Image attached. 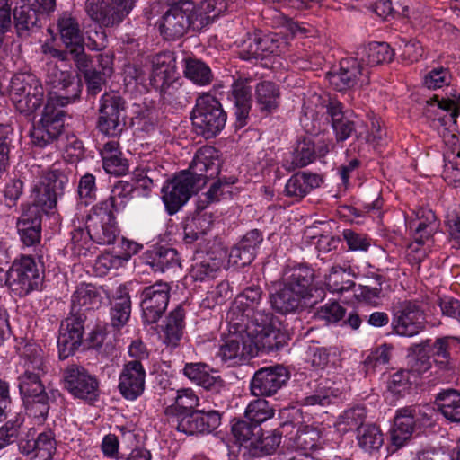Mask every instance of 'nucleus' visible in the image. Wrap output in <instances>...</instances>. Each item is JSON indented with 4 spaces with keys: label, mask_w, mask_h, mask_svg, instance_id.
<instances>
[{
    "label": "nucleus",
    "mask_w": 460,
    "mask_h": 460,
    "mask_svg": "<svg viewBox=\"0 0 460 460\" xmlns=\"http://www.w3.org/2000/svg\"><path fill=\"white\" fill-rule=\"evenodd\" d=\"M218 150L210 146L199 147L186 172L167 181L162 188V200L169 215L177 213L190 199L194 188L205 185L220 172Z\"/></svg>",
    "instance_id": "1"
},
{
    "label": "nucleus",
    "mask_w": 460,
    "mask_h": 460,
    "mask_svg": "<svg viewBox=\"0 0 460 460\" xmlns=\"http://www.w3.org/2000/svg\"><path fill=\"white\" fill-rule=\"evenodd\" d=\"M241 319V317H239ZM243 321L229 323L237 332H243L245 341L243 350L250 357H254L259 352L268 353L279 350L286 345V335L274 324L273 314L266 308L248 309L242 317Z\"/></svg>",
    "instance_id": "2"
},
{
    "label": "nucleus",
    "mask_w": 460,
    "mask_h": 460,
    "mask_svg": "<svg viewBox=\"0 0 460 460\" xmlns=\"http://www.w3.org/2000/svg\"><path fill=\"white\" fill-rule=\"evenodd\" d=\"M63 166L62 163L56 162L42 171L40 181L32 188L31 204L28 208H35L37 212H41V216L56 208L58 197L63 195L67 182Z\"/></svg>",
    "instance_id": "3"
},
{
    "label": "nucleus",
    "mask_w": 460,
    "mask_h": 460,
    "mask_svg": "<svg viewBox=\"0 0 460 460\" xmlns=\"http://www.w3.org/2000/svg\"><path fill=\"white\" fill-rule=\"evenodd\" d=\"M171 55L159 54L153 60V70L150 77L151 85L159 90L164 103L182 105L188 102L187 88L182 81L175 76Z\"/></svg>",
    "instance_id": "4"
},
{
    "label": "nucleus",
    "mask_w": 460,
    "mask_h": 460,
    "mask_svg": "<svg viewBox=\"0 0 460 460\" xmlns=\"http://www.w3.org/2000/svg\"><path fill=\"white\" fill-rule=\"evenodd\" d=\"M226 119V113L216 97L206 93L197 99L191 113L192 124L197 134L206 139L215 137L224 128Z\"/></svg>",
    "instance_id": "5"
},
{
    "label": "nucleus",
    "mask_w": 460,
    "mask_h": 460,
    "mask_svg": "<svg viewBox=\"0 0 460 460\" xmlns=\"http://www.w3.org/2000/svg\"><path fill=\"white\" fill-rule=\"evenodd\" d=\"M9 97L20 113L31 115L43 103V86L33 74H15L10 82Z\"/></svg>",
    "instance_id": "6"
},
{
    "label": "nucleus",
    "mask_w": 460,
    "mask_h": 460,
    "mask_svg": "<svg viewBox=\"0 0 460 460\" xmlns=\"http://www.w3.org/2000/svg\"><path fill=\"white\" fill-rule=\"evenodd\" d=\"M96 128L110 137H118L126 127V101L118 92H108L100 99Z\"/></svg>",
    "instance_id": "7"
},
{
    "label": "nucleus",
    "mask_w": 460,
    "mask_h": 460,
    "mask_svg": "<svg viewBox=\"0 0 460 460\" xmlns=\"http://www.w3.org/2000/svg\"><path fill=\"white\" fill-rule=\"evenodd\" d=\"M196 5L191 0H177L169 5L159 20V31L166 40H176L194 23Z\"/></svg>",
    "instance_id": "8"
},
{
    "label": "nucleus",
    "mask_w": 460,
    "mask_h": 460,
    "mask_svg": "<svg viewBox=\"0 0 460 460\" xmlns=\"http://www.w3.org/2000/svg\"><path fill=\"white\" fill-rule=\"evenodd\" d=\"M54 101L48 100L40 119L30 133L31 143L40 148L56 144L65 129V111L54 105Z\"/></svg>",
    "instance_id": "9"
},
{
    "label": "nucleus",
    "mask_w": 460,
    "mask_h": 460,
    "mask_svg": "<svg viewBox=\"0 0 460 460\" xmlns=\"http://www.w3.org/2000/svg\"><path fill=\"white\" fill-rule=\"evenodd\" d=\"M426 314L421 300H404L394 307L392 319L393 331L404 337H413L425 329Z\"/></svg>",
    "instance_id": "10"
},
{
    "label": "nucleus",
    "mask_w": 460,
    "mask_h": 460,
    "mask_svg": "<svg viewBox=\"0 0 460 460\" xmlns=\"http://www.w3.org/2000/svg\"><path fill=\"white\" fill-rule=\"evenodd\" d=\"M137 0H86L88 16L102 27L118 26L130 13Z\"/></svg>",
    "instance_id": "11"
},
{
    "label": "nucleus",
    "mask_w": 460,
    "mask_h": 460,
    "mask_svg": "<svg viewBox=\"0 0 460 460\" xmlns=\"http://www.w3.org/2000/svg\"><path fill=\"white\" fill-rule=\"evenodd\" d=\"M40 282L41 278L37 264L30 256H23L14 261L7 270V285L18 296H25L37 289Z\"/></svg>",
    "instance_id": "12"
},
{
    "label": "nucleus",
    "mask_w": 460,
    "mask_h": 460,
    "mask_svg": "<svg viewBox=\"0 0 460 460\" xmlns=\"http://www.w3.org/2000/svg\"><path fill=\"white\" fill-rule=\"evenodd\" d=\"M86 315L84 312L71 311L59 327L58 338V357L64 360L73 356L84 344V323Z\"/></svg>",
    "instance_id": "13"
},
{
    "label": "nucleus",
    "mask_w": 460,
    "mask_h": 460,
    "mask_svg": "<svg viewBox=\"0 0 460 460\" xmlns=\"http://www.w3.org/2000/svg\"><path fill=\"white\" fill-rule=\"evenodd\" d=\"M65 388L75 398L93 402L99 396V381L84 367L67 366L63 371Z\"/></svg>",
    "instance_id": "14"
},
{
    "label": "nucleus",
    "mask_w": 460,
    "mask_h": 460,
    "mask_svg": "<svg viewBox=\"0 0 460 460\" xmlns=\"http://www.w3.org/2000/svg\"><path fill=\"white\" fill-rule=\"evenodd\" d=\"M171 293V286L162 280L145 287L140 292V306L145 323H157L164 314Z\"/></svg>",
    "instance_id": "15"
},
{
    "label": "nucleus",
    "mask_w": 460,
    "mask_h": 460,
    "mask_svg": "<svg viewBox=\"0 0 460 460\" xmlns=\"http://www.w3.org/2000/svg\"><path fill=\"white\" fill-rule=\"evenodd\" d=\"M290 377L288 370L282 365L264 367L255 371L250 381V392L254 397L275 395Z\"/></svg>",
    "instance_id": "16"
},
{
    "label": "nucleus",
    "mask_w": 460,
    "mask_h": 460,
    "mask_svg": "<svg viewBox=\"0 0 460 460\" xmlns=\"http://www.w3.org/2000/svg\"><path fill=\"white\" fill-rule=\"evenodd\" d=\"M424 409L425 406L410 405L396 411L391 429V442L394 446L402 447L411 438L415 427L429 420Z\"/></svg>",
    "instance_id": "17"
},
{
    "label": "nucleus",
    "mask_w": 460,
    "mask_h": 460,
    "mask_svg": "<svg viewBox=\"0 0 460 460\" xmlns=\"http://www.w3.org/2000/svg\"><path fill=\"white\" fill-rule=\"evenodd\" d=\"M283 284L297 291L306 297L305 307H315L317 300H312L313 291L321 299L324 296V290L313 286L314 271L305 264L288 265L283 272Z\"/></svg>",
    "instance_id": "18"
},
{
    "label": "nucleus",
    "mask_w": 460,
    "mask_h": 460,
    "mask_svg": "<svg viewBox=\"0 0 460 460\" xmlns=\"http://www.w3.org/2000/svg\"><path fill=\"white\" fill-rule=\"evenodd\" d=\"M23 402L26 413L32 418L36 423L43 424L47 420L49 411V396L46 392L45 385H18Z\"/></svg>",
    "instance_id": "19"
},
{
    "label": "nucleus",
    "mask_w": 460,
    "mask_h": 460,
    "mask_svg": "<svg viewBox=\"0 0 460 460\" xmlns=\"http://www.w3.org/2000/svg\"><path fill=\"white\" fill-rule=\"evenodd\" d=\"M368 71H366L360 60L356 58H344L340 62L338 72L329 73L330 83L338 91L354 87L358 82L368 84Z\"/></svg>",
    "instance_id": "20"
},
{
    "label": "nucleus",
    "mask_w": 460,
    "mask_h": 460,
    "mask_svg": "<svg viewBox=\"0 0 460 460\" xmlns=\"http://www.w3.org/2000/svg\"><path fill=\"white\" fill-rule=\"evenodd\" d=\"M24 372L18 377V385H41L42 377L48 372L44 352L40 347L27 345L24 348Z\"/></svg>",
    "instance_id": "21"
},
{
    "label": "nucleus",
    "mask_w": 460,
    "mask_h": 460,
    "mask_svg": "<svg viewBox=\"0 0 460 460\" xmlns=\"http://www.w3.org/2000/svg\"><path fill=\"white\" fill-rule=\"evenodd\" d=\"M48 79L52 88L57 90L54 93L56 95L48 99H54V105L63 107L79 97L80 84L75 82L69 71H62L55 67L49 73Z\"/></svg>",
    "instance_id": "22"
},
{
    "label": "nucleus",
    "mask_w": 460,
    "mask_h": 460,
    "mask_svg": "<svg viewBox=\"0 0 460 460\" xmlns=\"http://www.w3.org/2000/svg\"><path fill=\"white\" fill-rule=\"evenodd\" d=\"M146 370L137 361H127L119 375V389L128 400H135L145 390Z\"/></svg>",
    "instance_id": "23"
},
{
    "label": "nucleus",
    "mask_w": 460,
    "mask_h": 460,
    "mask_svg": "<svg viewBox=\"0 0 460 460\" xmlns=\"http://www.w3.org/2000/svg\"><path fill=\"white\" fill-rule=\"evenodd\" d=\"M57 28L61 41L66 49H70L72 60L86 54L83 32L76 18L69 13H63L58 19Z\"/></svg>",
    "instance_id": "24"
},
{
    "label": "nucleus",
    "mask_w": 460,
    "mask_h": 460,
    "mask_svg": "<svg viewBox=\"0 0 460 460\" xmlns=\"http://www.w3.org/2000/svg\"><path fill=\"white\" fill-rule=\"evenodd\" d=\"M41 212L35 208H27L17 220L16 227L23 245L33 247L35 250L40 246L42 231Z\"/></svg>",
    "instance_id": "25"
},
{
    "label": "nucleus",
    "mask_w": 460,
    "mask_h": 460,
    "mask_svg": "<svg viewBox=\"0 0 460 460\" xmlns=\"http://www.w3.org/2000/svg\"><path fill=\"white\" fill-rule=\"evenodd\" d=\"M326 113L331 119L332 128L335 134L337 142H343L350 137L353 133L357 136L359 132L358 128H365V125L357 123L346 116L343 111V104L338 100H329L325 105Z\"/></svg>",
    "instance_id": "26"
},
{
    "label": "nucleus",
    "mask_w": 460,
    "mask_h": 460,
    "mask_svg": "<svg viewBox=\"0 0 460 460\" xmlns=\"http://www.w3.org/2000/svg\"><path fill=\"white\" fill-rule=\"evenodd\" d=\"M183 372L190 380L208 392L219 394L226 387V382L217 371L205 363H187Z\"/></svg>",
    "instance_id": "27"
},
{
    "label": "nucleus",
    "mask_w": 460,
    "mask_h": 460,
    "mask_svg": "<svg viewBox=\"0 0 460 460\" xmlns=\"http://www.w3.org/2000/svg\"><path fill=\"white\" fill-rule=\"evenodd\" d=\"M229 99L233 102L235 109V127L242 128L248 123L252 108L251 87L244 81H234L232 84Z\"/></svg>",
    "instance_id": "28"
},
{
    "label": "nucleus",
    "mask_w": 460,
    "mask_h": 460,
    "mask_svg": "<svg viewBox=\"0 0 460 460\" xmlns=\"http://www.w3.org/2000/svg\"><path fill=\"white\" fill-rule=\"evenodd\" d=\"M323 178L314 172H298L293 174L285 185V195L300 201L313 190L320 187Z\"/></svg>",
    "instance_id": "29"
},
{
    "label": "nucleus",
    "mask_w": 460,
    "mask_h": 460,
    "mask_svg": "<svg viewBox=\"0 0 460 460\" xmlns=\"http://www.w3.org/2000/svg\"><path fill=\"white\" fill-rule=\"evenodd\" d=\"M73 61L84 77L87 96L95 97L102 92L108 77L97 71V67L93 66V59L87 54L80 56Z\"/></svg>",
    "instance_id": "30"
},
{
    "label": "nucleus",
    "mask_w": 460,
    "mask_h": 460,
    "mask_svg": "<svg viewBox=\"0 0 460 460\" xmlns=\"http://www.w3.org/2000/svg\"><path fill=\"white\" fill-rule=\"evenodd\" d=\"M226 252L220 250L217 253L208 252L201 261L192 265L190 275L195 281L214 279L224 268Z\"/></svg>",
    "instance_id": "31"
},
{
    "label": "nucleus",
    "mask_w": 460,
    "mask_h": 460,
    "mask_svg": "<svg viewBox=\"0 0 460 460\" xmlns=\"http://www.w3.org/2000/svg\"><path fill=\"white\" fill-rule=\"evenodd\" d=\"M261 294L262 292L260 287L252 286L246 288L236 296L230 307L226 315L227 322L234 320V323H238L235 320L243 321V319L238 317H243V314L247 313L248 309L254 310L255 308L264 307L265 305L261 303Z\"/></svg>",
    "instance_id": "32"
},
{
    "label": "nucleus",
    "mask_w": 460,
    "mask_h": 460,
    "mask_svg": "<svg viewBox=\"0 0 460 460\" xmlns=\"http://www.w3.org/2000/svg\"><path fill=\"white\" fill-rule=\"evenodd\" d=\"M102 303V292L99 288L92 284L82 283L71 297V311L82 312L98 309Z\"/></svg>",
    "instance_id": "33"
},
{
    "label": "nucleus",
    "mask_w": 460,
    "mask_h": 460,
    "mask_svg": "<svg viewBox=\"0 0 460 460\" xmlns=\"http://www.w3.org/2000/svg\"><path fill=\"white\" fill-rule=\"evenodd\" d=\"M131 314V299L125 287L119 286L111 300V325L119 330L127 324Z\"/></svg>",
    "instance_id": "34"
},
{
    "label": "nucleus",
    "mask_w": 460,
    "mask_h": 460,
    "mask_svg": "<svg viewBox=\"0 0 460 460\" xmlns=\"http://www.w3.org/2000/svg\"><path fill=\"white\" fill-rule=\"evenodd\" d=\"M254 97L260 111L269 115L277 111L279 106L280 90L275 83L262 81L256 84Z\"/></svg>",
    "instance_id": "35"
},
{
    "label": "nucleus",
    "mask_w": 460,
    "mask_h": 460,
    "mask_svg": "<svg viewBox=\"0 0 460 460\" xmlns=\"http://www.w3.org/2000/svg\"><path fill=\"white\" fill-rule=\"evenodd\" d=\"M101 155L102 167L107 173L122 176L128 172V160L122 156L118 141L111 140L105 143Z\"/></svg>",
    "instance_id": "36"
},
{
    "label": "nucleus",
    "mask_w": 460,
    "mask_h": 460,
    "mask_svg": "<svg viewBox=\"0 0 460 460\" xmlns=\"http://www.w3.org/2000/svg\"><path fill=\"white\" fill-rule=\"evenodd\" d=\"M306 297L297 291L283 284L282 288L270 296L272 307L282 314L296 312L305 306Z\"/></svg>",
    "instance_id": "37"
},
{
    "label": "nucleus",
    "mask_w": 460,
    "mask_h": 460,
    "mask_svg": "<svg viewBox=\"0 0 460 460\" xmlns=\"http://www.w3.org/2000/svg\"><path fill=\"white\" fill-rule=\"evenodd\" d=\"M43 17L35 7L24 4L13 11V23L19 36H28L41 27L40 20Z\"/></svg>",
    "instance_id": "38"
},
{
    "label": "nucleus",
    "mask_w": 460,
    "mask_h": 460,
    "mask_svg": "<svg viewBox=\"0 0 460 460\" xmlns=\"http://www.w3.org/2000/svg\"><path fill=\"white\" fill-rule=\"evenodd\" d=\"M394 50L385 42H371L358 49L356 56L361 64L377 66L393 60Z\"/></svg>",
    "instance_id": "39"
},
{
    "label": "nucleus",
    "mask_w": 460,
    "mask_h": 460,
    "mask_svg": "<svg viewBox=\"0 0 460 460\" xmlns=\"http://www.w3.org/2000/svg\"><path fill=\"white\" fill-rule=\"evenodd\" d=\"M438 411L450 422H460V392L446 389L435 397Z\"/></svg>",
    "instance_id": "40"
},
{
    "label": "nucleus",
    "mask_w": 460,
    "mask_h": 460,
    "mask_svg": "<svg viewBox=\"0 0 460 460\" xmlns=\"http://www.w3.org/2000/svg\"><path fill=\"white\" fill-rule=\"evenodd\" d=\"M146 261L153 270L160 272L181 267L178 252L173 248L164 246L150 251L147 254Z\"/></svg>",
    "instance_id": "41"
},
{
    "label": "nucleus",
    "mask_w": 460,
    "mask_h": 460,
    "mask_svg": "<svg viewBox=\"0 0 460 460\" xmlns=\"http://www.w3.org/2000/svg\"><path fill=\"white\" fill-rule=\"evenodd\" d=\"M184 328L185 310L181 305H178L166 317L165 324L163 327L164 342L176 347L183 335Z\"/></svg>",
    "instance_id": "42"
},
{
    "label": "nucleus",
    "mask_w": 460,
    "mask_h": 460,
    "mask_svg": "<svg viewBox=\"0 0 460 460\" xmlns=\"http://www.w3.org/2000/svg\"><path fill=\"white\" fill-rule=\"evenodd\" d=\"M228 330L229 335L219 350L221 359L224 362H227L236 358H242L244 356H250L243 350V342L246 340L243 332L234 330L231 323H228Z\"/></svg>",
    "instance_id": "43"
},
{
    "label": "nucleus",
    "mask_w": 460,
    "mask_h": 460,
    "mask_svg": "<svg viewBox=\"0 0 460 460\" xmlns=\"http://www.w3.org/2000/svg\"><path fill=\"white\" fill-rule=\"evenodd\" d=\"M199 403V398L191 388H182L177 391L174 403L164 409V414L176 419L181 414L197 410Z\"/></svg>",
    "instance_id": "44"
},
{
    "label": "nucleus",
    "mask_w": 460,
    "mask_h": 460,
    "mask_svg": "<svg viewBox=\"0 0 460 460\" xmlns=\"http://www.w3.org/2000/svg\"><path fill=\"white\" fill-rule=\"evenodd\" d=\"M183 74L187 79L199 86L208 85L213 81L210 67L205 62L194 58L184 59Z\"/></svg>",
    "instance_id": "45"
},
{
    "label": "nucleus",
    "mask_w": 460,
    "mask_h": 460,
    "mask_svg": "<svg viewBox=\"0 0 460 460\" xmlns=\"http://www.w3.org/2000/svg\"><path fill=\"white\" fill-rule=\"evenodd\" d=\"M320 438L321 433L317 429L305 426L299 428L296 434L288 438L289 447L307 454L308 451H314L320 447Z\"/></svg>",
    "instance_id": "46"
},
{
    "label": "nucleus",
    "mask_w": 460,
    "mask_h": 460,
    "mask_svg": "<svg viewBox=\"0 0 460 460\" xmlns=\"http://www.w3.org/2000/svg\"><path fill=\"white\" fill-rule=\"evenodd\" d=\"M354 278L355 275L350 270L334 266L325 276V285L329 291L341 294L355 287Z\"/></svg>",
    "instance_id": "47"
},
{
    "label": "nucleus",
    "mask_w": 460,
    "mask_h": 460,
    "mask_svg": "<svg viewBox=\"0 0 460 460\" xmlns=\"http://www.w3.org/2000/svg\"><path fill=\"white\" fill-rule=\"evenodd\" d=\"M367 417L366 408L360 405L345 410L340 416L335 423L337 429L340 432L347 433L352 430H358L364 427V422Z\"/></svg>",
    "instance_id": "48"
},
{
    "label": "nucleus",
    "mask_w": 460,
    "mask_h": 460,
    "mask_svg": "<svg viewBox=\"0 0 460 460\" xmlns=\"http://www.w3.org/2000/svg\"><path fill=\"white\" fill-rule=\"evenodd\" d=\"M87 229L90 231L94 243L102 245L111 244L119 234L116 221H91L86 220Z\"/></svg>",
    "instance_id": "49"
},
{
    "label": "nucleus",
    "mask_w": 460,
    "mask_h": 460,
    "mask_svg": "<svg viewBox=\"0 0 460 460\" xmlns=\"http://www.w3.org/2000/svg\"><path fill=\"white\" fill-rule=\"evenodd\" d=\"M282 434L275 429L266 437L252 441L246 448L251 457H263L272 455L281 443Z\"/></svg>",
    "instance_id": "50"
},
{
    "label": "nucleus",
    "mask_w": 460,
    "mask_h": 460,
    "mask_svg": "<svg viewBox=\"0 0 460 460\" xmlns=\"http://www.w3.org/2000/svg\"><path fill=\"white\" fill-rule=\"evenodd\" d=\"M272 40L268 36L261 37L254 34L243 43V49L240 56L243 59L263 58L266 52H272L270 44Z\"/></svg>",
    "instance_id": "51"
},
{
    "label": "nucleus",
    "mask_w": 460,
    "mask_h": 460,
    "mask_svg": "<svg viewBox=\"0 0 460 460\" xmlns=\"http://www.w3.org/2000/svg\"><path fill=\"white\" fill-rule=\"evenodd\" d=\"M264 398L257 397V399L250 402L244 411V417L258 427L261 423L271 419L275 414L274 408Z\"/></svg>",
    "instance_id": "52"
},
{
    "label": "nucleus",
    "mask_w": 460,
    "mask_h": 460,
    "mask_svg": "<svg viewBox=\"0 0 460 460\" xmlns=\"http://www.w3.org/2000/svg\"><path fill=\"white\" fill-rule=\"evenodd\" d=\"M316 155V147L310 137L299 139L293 151L292 164L295 167L302 168L313 163Z\"/></svg>",
    "instance_id": "53"
},
{
    "label": "nucleus",
    "mask_w": 460,
    "mask_h": 460,
    "mask_svg": "<svg viewBox=\"0 0 460 460\" xmlns=\"http://www.w3.org/2000/svg\"><path fill=\"white\" fill-rule=\"evenodd\" d=\"M358 442L365 451L378 450L383 445V434L376 425H366L358 432Z\"/></svg>",
    "instance_id": "54"
},
{
    "label": "nucleus",
    "mask_w": 460,
    "mask_h": 460,
    "mask_svg": "<svg viewBox=\"0 0 460 460\" xmlns=\"http://www.w3.org/2000/svg\"><path fill=\"white\" fill-rule=\"evenodd\" d=\"M411 353L407 356V368L404 369L408 375H421L427 372L430 367V358L427 355L420 344H414L411 347Z\"/></svg>",
    "instance_id": "55"
},
{
    "label": "nucleus",
    "mask_w": 460,
    "mask_h": 460,
    "mask_svg": "<svg viewBox=\"0 0 460 460\" xmlns=\"http://www.w3.org/2000/svg\"><path fill=\"white\" fill-rule=\"evenodd\" d=\"M93 243V236L87 227L78 226L71 232V250L78 257L87 256Z\"/></svg>",
    "instance_id": "56"
},
{
    "label": "nucleus",
    "mask_w": 460,
    "mask_h": 460,
    "mask_svg": "<svg viewBox=\"0 0 460 460\" xmlns=\"http://www.w3.org/2000/svg\"><path fill=\"white\" fill-rule=\"evenodd\" d=\"M23 422V414L17 413L0 428V450L18 439Z\"/></svg>",
    "instance_id": "57"
},
{
    "label": "nucleus",
    "mask_w": 460,
    "mask_h": 460,
    "mask_svg": "<svg viewBox=\"0 0 460 460\" xmlns=\"http://www.w3.org/2000/svg\"><path fill=\"white\" fill-rule=\"evenodd\" d=\"M176 429L188 436L205 435L197 410L176 418Z\"/></svg>",
    "instance_id": "58"
},
{
    "label": "nucleus",
    "mask_w": 460,
    "mask_h": 460,
    "mask_svg": "<svg viewBox=\"0 0 460 460\" xmlns=\"http://www.w3.org/2000/svg\"><path fill=\"white\" fill-rule=\"evenodd\" d=\"M119 209L116 204L113 203L109 198L101 200L93 206L90 213L88 214L86 220L91 221H116L115 213L119 212Z\"/></svg>",
    "instance_id": "59"
},
{
    "label": "nucleus",
    "mask_w": 460,
    "mask_h": 460,
    "mask_svg": "<svg viewBox=\"0 0 460 460\" xmlns=\"http://www.w3.org/2000/svg\"><path fill=\"white\" fill-rule=\"evenodd\" d=\"M13 128L8 124H0V175L9 165L12 146Z\"/></svg>",
    "instance_id": "60"
},
{
    "label": "nucleus",
    "mask_w": 460,
    "mask_h": 460,
    "mask_svg": "<svg viewBox=\"0 0 460 460\" xmlns=\"http://www.w3.org/2000/svg\"><path fill=\"white\" fill-rule=\"evenodd\" d=\"M135 191V185L126 181H119L112 188L109 199L116 204L120 210L127 206V203L132 199Z\"/></svg>",
    "instance_id": "61"
},
{
    "label": "nucleus",
    "mask_w": 460,
    "mask_h": 460,
    "mask_svg": "<svg viewBox=\"0 0 460 460\" xmlns=\"http://www.w3.org/2000/svg\"><path fill=\"white\" fill-rule=\"evenodd\" d=\"M391 358V348L384 344L372 351L364 360L367 374L374 372L377 367L386 365Z\"/></svg>",
    "instance_id": "62"
},
{
    "label": "nucleus",
    "mask_w": 460,
    "mask_h": 460,
    "mask_svg": "<svg viewBox=\"0 0 460 460\" xmlns=\"http://www.w3.org/2000/svg\"><path fill=\"white\" fill-rule=\"evenodd\" d=\"M165 176L164 167L158 161H148L134 172V177H144L155 183L162 181Z\"/></svg>",
    "instance_id": "63"
},
{
    "label": "nucleus",
    "mask_w": 460,
    "mask_h": 460,
    "mask_svg": "<svg viewBox=\"0 0 460 460\" xmlns=\"http://www.w3.org/2000/svg\"><path fill=\"white\" fill-rule=\"evenodd\" d=\"M445 224L451 238L460 245V204L455 203L448 207Z\"/></svg>",
    "instance_id": "64"
}]
</instances>
